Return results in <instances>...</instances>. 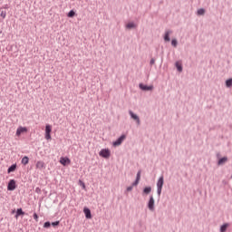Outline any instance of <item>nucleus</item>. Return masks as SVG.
Here are the masks:
<instances>
[{
	"instance_id": "f257e3e1",
	"label": "nucleus",
	"mask_w": 232,
	"mask_h": 232,
	"mask_svg": "<svg viewBox=\"0 0 232 232\" xmlns=\"http://www.w3.org/2000/svg\"><path fill=\"white\" fill-rule=\"evenodd\" d=\"M100 157H102V159H110V155H111V152L109 149H102L99 152Z\"/></svg>"
},
{
	"instance_id": "f03ea898",
	"label": "nucleus",
	"mask_w": 232,
	"mask_h": 232,
	"mask_svg": "<svg viewBox=\"0 0 232 232\" xmlns=\"http://www.w3.org/2000/svg\"><path fill=\"white\" fill-rule=\"evenodd\" d=\"M164 183V178L163 176L160 177L158 182H157V188H158V195L160 196L162 194V186Z\"/></svg>"
},
{
	"instance_id": "7ed1b4c3",
	"label": "nucleus",
	"mask_w": 232,
	"mask_h": 232,
	"mask_svg": "<svg viewBox=\"0 0 232 232\" xmlns=\"http://www.w3.org/2000/svg\"><path fill=\"white\" fill-rule=\"evenodd\" d=\"M15 188H17V185L15 183V179L9 180L8 185H7V190L8 191H14L15 189Z\"/></svg>"
},
{
	"instance_id": "20e7f679",
	"label": "nucleus",
	"mask_w": 232,
	"mask_h": 232,
	"mask_svg": "<svg viewBox=\"0 0 232 232\" xmlns=\"http://www.w3.org/2000/svg\"><path fill=\"white\" fill-rule=\"evenodd\" d=\"M148 208L150 211H153L155 209V198H153V196H150L148 203Z\"/></svg>"
},
{
	"instance_id": "39448f33",
	"label": "nucleus",
	"mask_w": 232,
	"mask_h": 232,
	"mask_svg": "<svg viewBox=\"0 0 232 232\" xmlns=\"http://www.w3.org/2000/svg\"><path fill=\"white\" fill-rule=\"evenodd\" d=\"M83 213H84L86 218H92V210H90V208L85 207L83 208Z\"/></svg>"
},
{
	"instance_id": "423d86ee",
	"label": "nucleus",
	"mask_w": 232,
	"mask_h": 232,
	"mask_svg": "<svg viewBox=\"0 0 232 232\" xmlns=\"http://www.w3.org/2000/svg\"><path fill=\"white\" fill-rule=\"evenodd\" d=\"M129 113L132 120L136 121L138 124H140V120L139 119V116L137 114L133 113L131 111H130Z\"/></svg>"
},
{
	"instance_id": "0eeeda50",
	"label": "nucleus",
	"mask_w": 232,
	"mask_h": 232,
	"mask_svg": "<svg viewBox=\"0 0 232 232\" xmlns=\"http://www.w3.org/2000/svg\"><path fill=\"white\" fill-rule=\"evenodd\" d=\"M140 88L142 91H152L153 85L148 86V85H144V84L140 83Z\"/></svg>"
},
{
	"instance_id": "6e6552de",
	"label": "nucleus",
	"mask_w": 232,
	"mask_h": 232,
	"mask_svg": "<svg viewBox=\"0 0 232 232\" xmlns=\"http://www.w3.org/2000/svg\"><path fill=\"white\" fill-rule=\"evenodd\" d=\"M15 169H17V164H13L8 168L7 173H14Z\"/></svg>"
},
{
	"instance_id": "1a4fd4ad",
	"label": "nucleus",
	"mask_w": 232,
	"mask_h": 232,
	"mask_svg": "<svg viewBox=\"0 0 232 232\" xmlns=\"http://www.w3.org/2000/svg\"><path fill=\"white\" fill-rule=\"evenodd\" d=\"M24 215V211H23V208H17L14 218H19V217Z\"/></svg>"
},
{
	"instance_id": "9d476101",
	"label": "nucleus",
	"mask_w": 232,
	"mask_h": 232,
	"mask_svg": "<svg viewBox=\"0 0 232 232\" xmlns=\"http://www.w3.org/2000/svg\"><path fill=\"white\" fill-rule=\"evenodd\" d=\"M60 162L63 166H66V164H70L71 161L68 158H61Z\"/></svg>"
},
{
	"instance_id": "9b49d317",
	"label": "nucleus",
	"mask_w": 232,
	"mask_h": 232,
	"mask_svg": "<svg viewBox=\"0 0 232 232\" xmlns=\"http://www.w3.org/2000/svg\"><path fill=\"white\" fill-rule=\"evenodd\" d=\"M126 140V134L121 135L118 140H117V145L120 146L122 144V141Z\"/></svg>"
},
{
	"instance_id": "f8f14e48",
	"label": "nucleus",
	"mask_w": 232,
	"mask_h": 232,
	"mask_svg": "<svg viewBox=\"0 0 232 232\" xmlns=\"http://www.w3.org/2000/svg\"><path fill=\"white\" fill-rule=\"evenodd\" d=\"M24 131H27L26 127H20L16 130V135H21V133H24Z\"/></svg>"
},
{
	"instance_id": "ddd939ff",
	"label": "nucleus",
	"mask_w": 232,
	"mask_h": 232,
	"mask_svg": "<svg viewBox=\"0 0 232 232\" xmlns=\"http://www.w3.org/2000/svg\"><path fill=\"white\" fill-rule=\"evenodd\" d=\"M36 168H37L38 169H44V161H37V163H36Z\"/></svg>"
},
{
	"instance_id": "4468645a",
	"label": "nucleus",
	"mask_w": 232,
	"mask_h": 232,
	"mask_svg": "<svg viewBox=\"0 0 232 232\" xmlns=\"http://www.w3.org/2000/svg\"><path fill=\"white\" fill-rule=\"evenodd\" d=\"M139 181H140V170H139L137 173L136 181L133 183V186L139 185Z\"/></svg>"
},
{
	"instance_id": "2eb2a0df",
	"label": "nucleus",
	"mask_w": 232,
	"mask_h": 232,
	"mask_svg": "<svg viewBox=\"0 0 232 232\" xmlns=\"http://www.w3.org/2000/svg\"><path fill=\"white\" fill-rule=\"evenodd\" d=\"M28 162H30V159L28 158V156H24L22 159V164H24V166H26V164H28Z\"/></svg>"
},
{
	"instance_id": "dca6fc26",
	"label": "nucleus",
	"mask_w": 232,
	"mask_h": 232,
	"mask_svg": "<svg viewBox=\"0 0 232 232\" xmlns=\"http://www.w3.org/2000/svg\"><path fill=\"white\" fill-rule=\"evenodd\" d=\"M136 27H137V25L134 23H129L126 25V28L129 30L135 29Z\"/></svg>"
},
{
	"instance_id": "f3484780",
	"label": "nucleus",
	"mask_w": 232,
	"mask_h": 232,
	"mask_svg": "<svg viewBox=\"0 0 232 232\" xmlns=\"http://www.w3.org/2000/svg\"><path fill=\"white\" fill-rule=\"evenodd\" d=\"M171 34V31H166L165 33V36H164V41L165 42H169L170 39H169V34Z\"/></svg>"
},
{
	"instance_id": "a211bd4d",
	"label": "nucleus",
	"mask_w": 232,
	"mask_h": 232,
	"mask_svg": "<svg viewBox=\"0 0 232 232\" xmlns=\"http://www.w3.org/2000/svg\"><path fill=\"white\" fill-rule=\"evenodd\" d=\"M227 157H223V158L219 159L218 165H223L224 163L227 162Z\"/></svg>"
},
{
	"instance_id": "6ab92c4d",
	"label": "nucleus",
	"mask_w": 232,
	"mask_h": 232,
	"mask_svg": "<svg viewBox=\"0 0 232 232\" xmlns=\"http://www.w3.org/2000/svg\"><path fill=\"white\" fill-rule=\"evenodd\" d=\"M45 133H52V125L47 124L45 126Z\"/></svg>"
},
{
	"instance_id": "aec40b11",
	"label": "nucleus",
	"mask_w": 232,
	"mask_h": 232,
	"mask_svg": "<svg viewBox=\"0 0 232 232\" xmlns=\"http://www.w3.org/2000/svg\"><path fill=\"white\" fill-rule=\"evenodd\" d=\"M227 227H228L227 223L222 225L221 227H220V232H226Z\"/></svg>"
},
{
	"instance_id": "412c9836",
	"label": "nucleus",
	"mask_w": 232,
	"mask_h": 232,
	"mask_svg": "<svg viewBox=\"0 0 232 232\" xmlns=\"http://www.w3.org/2000/svg\"><path fill=\"white\" fill-rule=\"evenodd\" d=\"M226 86L230 88L232 86V78L226 81Z\"/></svg>"
},
{
	"instance_id": "4be33fe9",
	"label": "nucleus",
	"mask_w": 232,
	"mask_h": 232,
	"mask_svg": "<svg viewBox=\"0 0 232 232\" xmlns=\"http://www.w3.org/2000/svg\"><path fill=\"white\" fill-rule=\"evenodd\" d=\"M143 191H144L145 194H150L151 192V187H146L143 189Z\"/></svg>"
},
{
	"instance_id": "5701e85b",
	"label": "nucleus",
	"mask_w": 232,
	"mask_h": 232,
	"mask_svg": "<svg viewBox=\"0 0 232 232\" xmlns=\"http://www.w3.org/2000/svg\"><path fill=\"white\" fill-rule=\"evenodd\" d=\"M68 17H75V11L73 10H71L68 14H67Z\"/></svg>"
},
{
	"instance_id": "b1692460",
	"label": "nucleus",
	"mask_w": 232,
	"mask_h": 232,
	"mask_svg": "<svg viewBox=\"0 0 232 232\" xmlns=\"http://www.w3.org/2000/svg\"><path fill=\"white\" fill-rule=\"evenodd\" d=\"M33 218L35 220V222H39V216L37 215V213L34 212Z\"/></svg>"
},
{
	"instance_id": "393cba45",
	"label": "nucleus",
	"mask_w": 232,
	"mask_h": 232,
	"mask_svg": "<svg viewBox=\"0 0 232 232\" xmlns=\"http://www.w3.org/2000/svg\"><path fill=\"white\" fill-rule=\"evenodd\" d=\"M51 226H52V223H50V221H46V222L44 224V227H45V228L51 227Z\"/></svg>"
},
{
	"instance_id": "a878e982",
	"label": "nucleus",
	"mask_w": 232,
	"mask_h": 232,
	"mask_svg": "<svg viewBox=\"0 0 232 232\" xmlns=\"http://www.w3.org/2000/svg\"><path fill=\"white\" fill-rule=\"evenodd\" d=\"M205 14V10L203 8H200L198 10V15H203Z\"/></svg>"
},
{
	"instance_id": "bb28decb",
	"label": "nucleus",
	"mask_w": 232,
	"mask_h": 232,
	"mask_svg": "<svg viewBox=\"0 0 232 232\" xmlns=\"http://www.w3.org/2000/svg\"><path fill=\"white\" fill-rule=\"evenodd\" d=\"M176 67H177L179 72H182V67H181V65L179 64V62L176 63Z\"/></svg>"
},
{
	"instance_id": "cd10ccee",
	"label": "nucleus",
	"mask_w": 232,
	"mask_h": 232,
	"mask_svg": "<svg viewBox=\"0 0 232 232\" xmlns=\"http://www.w3.org/2000/svg\"><path fill=\"white\" fill-rule=\"evenodd\" d=\"M59 224H61L60 221H54L51 225L53 226V227H57V226H59Z\"/></svg>"
},
{
	"instance_id": "c85d7f7f",
	"label": "nucleus",
	"mask_w": 232,
	"mask_h": 232,
	"mask_svg": "<svg viewBox=\"0 0 232 232\" xmlns=\"http://www.w3.org/2000/svg\"><path fill=\"white\" fill-rule=\"evenodd\" d=\"M45 139L46 140H50L52 139L51 133H45Z\"/></svg>"
},
{
	"instance_id": "c756f323",
	"label": "nucleus",
	"mask_w": 232,
	"mask_h": 232,
	"mask_svg": "<svg viewBox=\"0 0 232 232\" xmlns=\"http://www.w3.org/2000/svg\"><path fill=\"white\" fill-rule=\"evenodd\" d=\"M0 15L5 19L6 17V11H2Z\"/></svg>"
},
{
	"instance_id": "7c9ffc66",
	"label": "nucleus",
	"mask_w": 232,
	"mask_h": 232,
	"mask_svg": "<svg viewBox=\"0 0 232 232\" xmlns=\"http://www.w3.org/2000/svg\"><path fill=\"white\" fill-rule=\"evenodd\" d=\"M177 40L176 39H173L172 42H171V45L174 46V47H177Z\"/></svg>"
},
{
	"instance_id": "2f4dec72",
	"label": "nucleus",
	"mask_w": 232,
	"mask_h": 232,
	"mask_svg": "<svg viewBox=\"0 0 232 232\" xmlns=\"http://www.w3.org/2000/svg\"><path fill=\"white\" fill-rule=\"evenodd\" d=\"M35 193H37L38 195H41V188L37 187L35 188Z\"/></svg>"
},
{
	"instance_id": "473e14b6",
	"label": "nucleus",
	"mask_w": 232,
	"mask_h": 232,
	"mask_svg": "<svg viewBox=\"0 0 232 232\" xmlns=\"http://www.w3.org/2000/svg\"><path fill=\"white\" fill-rule=\"evenodd\" d=\"M80 186H82L83 189H86V185L84 184V182L81 180H80Z\"/></svg>"
},
{
	"instance_id": "72a5a7b5",
	"label": "nucleus",
	"mask_w": 232,
	"mask_h": 232,
	"mask_svg": "<svg viewBox=\"0 0 232 232\" xmlns=\"http://www.w3.org/2000/svg\"><path fill=\"white\" fill-rule=\"evenodd\" d=\"M132 189H133V187H132V186L127 188V190H128V191H131Z\"/></svg>"
},
{
	"instance_id": "f704fd0d",
	"label": "nucleus",
	"mask_w": 232,
	"mask_h": 232,
	"mask_svg": "<svg viewBox=\"0 0 232 232\" xmlns=\"http://www.w3.org/2000/svg\"><path fill=\"white\" fill-rule=\"evenodd\" d=\"M112 144H113L114 148H117V140L113 141Z\"/></svg>"
},
{
	"instance_id": "c9c22d12",
	"label": "nucleus",
	"mask_w": 232,
	"mask_h": 232,
	"mask_svg": "<svg viewBox=\"0 0 232 232\" xmlns=\"http://www.w3.org/2000/svg\"><path fill=\"white\" fill-rule=\"evenodd\" d=\"M4 8L8 9V5H5Z\"/></svg>"
}]
</instances>
